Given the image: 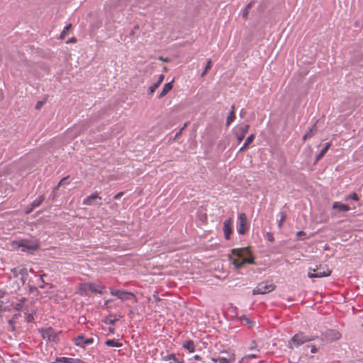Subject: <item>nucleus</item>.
<instances>
[{
    "instance_id": "f257e3e1",
    "label": "nucleus",
    "mask_w": 363,
    "mask_h": 363,
    "mask_svg": "<svg viewBox=\"0 0 363 363\" xmlns=\"http://www.w3.org/2000/svg\"><path fill=\"white\" fill-rule=\"evenodd\" d=\"M12 246L16 248L21 247L22 252L35 251L40 248L39 242L35 239H20L13 240Z\"/></svg>"
},
{
    "instance_id": "f03ea898",
    "label": "nucleus",
    "mask_w": 363,
    "mask_h": 363,
    "mask_svg": "<svg viewBox=\"0 0 363 363\" xmlns=\"http://www.w3.org/2000/svg\"><path fill=\"white\" fill-rule=\"evenodd\" d=\"M39 333L41 335L43 340L46 342H53L57 343L60 340L59 334L61 331L57 332L52 327L45 328H39Z\"/></svg>"
},
{
    "instance_id": "7ed1b4c3",
    "label": "nucleus",
    "mask_w": 363,
    "mask_h": 363,
    "mask_svg": "<svg viewBox=\"0 0 363 363\" xmlns=\"http://www.w3.org/2000/svg\"><path fill=\"white\" fill-rule=\"evenodd\" d=\"M331 269H329V267L324 264V265H320L316 269H309L308 277L311 279L312 278H322V277H326L331 274Z\"/></svg>"
},
{
    "instance_id": "20e7f679",
    "label": "nucleus",
    "mask_w": 363,
    "mask_h": 363,
    "mask_svg": "<svg viewBox=\"0 0 363 363\" xmlns=\"http://www.w3.org/2000/svg\"><path fill=\"white\" fill-rule=\"evenodd\" d=\"M313 336L306 335L303 333H298L295 334L289 342V347L292 348L291 343L296 347H298L306 342L313 340Z\"/></svg>"
},
{
    "instance_id": "39448f33",
    "label": "nucleus",
    "mask_w": 363,
    "mask_h": 363,
    "mask_svg": "<svg viewBox=\"0 0 363 363\" xmlns=\"http://www.w3.org/2000/svg\"><path fill=\"white\" fill-rule=\"evenodd\" d=\"M220 356H218L217 357H212L211 360L214 362H219V363H234L235 361V353L230 350V351H223L221 352Z\"/></svg>"
},
{
    "instance_id": "423d86ee",
    "label": "nucleus",
    "mask_w": 363,
    "mask_h": 363,
    "mask_svg": "<svg viewBox=\"0 0 363 363\" xmlns=\"http://www.w3.org/2000/svg\"><path fill=\"white\" fill-rule=\"evenodd\" d=\"M275 286L268 281L260 282L253 290V295L265 294L272 291Z\"/></svg>"
},
{
    "instance_id": "0eeeda50",
    "label": "nucleus",
    "mask_w": 363,
    "mask_h": 363,
    "mask_svg": "<svg viewBox=\"0 0 363 363\" xmlns=\"http://www.w3.org/2000/svg\"><path fill=\"white\" fill-rule=\"evenodd\" d=\"M72 342L77 347L85 349L86 346L94 343V339L93 337L85 338L83 335H80L74 337Z\"/></svg>"
},
{
    "instance_id": "6e6552de",
    "label": "nucleus",
    "mask_w": 363,
    "mask_h": 363,
    "mask_svg": "<svg viewBox=\"0 0 363 363\" xmlns=\"http://www.w3.org/2000/svg\"><path fill=\"white\" fill-rule=\"evenodd\" d=\"M82 204L100 206L101 205V197L97 193H93L83 199Z\"/></svg>"
},
{
    "instance_id": "1a4fd4ad",
    "label": "nucleus",
    "mask_w": 363,
    "mask_h": 363,
    "mask_svg": "<svg viewBox=\"0 0 363 363\" xmlns=\"http://www.w3.org/2000/svg\"><path fill=\"white\" fill-rule=\"evenodd\" d=\"M238 225H237V231L240 235H244L246 233L247 230V228L246 227L247 224V218L245 213H242L238 215Z\"/></svg>"
},
{
    "instance_id": "9d476101",
    "label": "nucleus",
    "mask_w": 363,
    "mask_h": 363,
    "mask_svg": "<svg viewBox=\"0 0 363 363\" xmlns=\"http://www.w3.org/2000/svg\"><path fill=\"white\" fill-rule=\"evenodd\" d=\"M110 293L112 296L118 297L121 301L129 300L135 298V295L132 292H128L125 291L111 289Z\"/></svg>"
},
{
    "instance_id": "9b49d317",
    "label": "nucleus",
    "mask_w": 363,
    "mask_h": 363,
    "mask_svg": "<svg viewBox=\"0 0 363 363\" xmlns=\"http://www.w3.org/2000/svg\"><path fill=\"white\" fill-rule=\"evenodd\" d=\"M86 289L94 294H102L106 289L104 285L96 284L95 283H86L84 284Z\"/></svg>"
},
{
    "instance_id": "f8f14e48",
    "label": "nucleus",
    "mask_w": 363,
    "mask_h": 363,
    "mask_svg": "<svg viewBox=\"0 0 363 363\" xmlns=\"http://www.w3.org/2000/svg\"><path fill=\"white\" fill-rule=\"evenodd\" d=\"M232 218L226 219L223 223V233L224 237L226 240H230L232 233Z\"/></svg>"
},
{
    "instance_id": "ddd939ff",
    "label": "nucleus",
    "mask_w": 363,
    "mask_h": 363,
    "mask_svg": "<svg viewBox=\"0 0 363 363\" xmlns=\"http://www.w3.org/2000/svg\"><path fill=\"white\" fill-rule=\"evenodd\" d=\"M231 252L234 255L240 258H244V257L246 255L251 256L252 255V252L249 247L233 249Z\"/></svg>"
},
{
    "instance_id": "4468645a",
    "label": "nucleus",
    "mask_w": 363,
    "mask_h": 363,
    "mask_svg": "<svg viewBox=\"0 0 363 363\" xmlns=\"http://www.w3.org/2000/svg\"><path fill=\"white\" fill-rule=\"evenodd\" d=\"M333 208L337 210L339 212H347L350 210V207L347 204L340 202H335L333 204Z\"/></svg>"
},
{
    "instance_id": "2eb2a0df",
    "label": "nucleus",
    "mask_w": 363,
    "mask_h": 363,
    "mask_svg": "<svg viewBox=\"0 0 363 363\" xmlns=\"http://www.w3.org/2000/svg\"><path fill=\"white\" fill-rule=\"evenodd\" d=\"M164 77L163 74L160 75L158 80L149 87V89H148L149 94H152L154 93V91L156 90V89H157L159 87V86L161 84V83L164 80Z\"/></svg>"
},
{
    "instance_id": "dca6fc26",
    "label": "nucleus",
    "mask_w": 363,
    "mask_h": 363,
    "mask_svg": "<svg viewBox=\"0 0 363 363\" xmlns=\"http://www.w3.org/2000/svg\"><path fill=\"white\" fill-rule=\"evenodd\" d=\"M172 82L173 81L166 83L164 85L162 91L158 96L159 99L164 97L172 89Z\"/></svg>"
},
{
    "instance_id": "f3484780",
    "label": "nucleus",
    "mask_w": 363,
    "mask_h": 363,
    "mask_svg": "<svg viewBox=\"0 0 363 363\" xmlns=\"http://www.w3.org/2000/svg\"><path fill=\"white\" fill-rule=\"evenodd\" d=\"M183 347L188 350L190 353L195 351V345L193 340H189L185 341L183 345Z\"/></svg>"
},
{
    "instance_id": "a211bd4d",
    "label": "nucleus",
    "mask_w": 363,
    "mask_h": 363,
    "mask_svg": "<svg viewBox=\"0 0 363 363\" xmlns=\"http://www.w3.org/2000/svg\"><path fill=\"white\" fill-rule=\"evenodd\" d=\"M162 359L164 360V361H168V360H172L173 361L174 363H183V360L182 359H179L178 358L176 357V355L173 353L172 354H167L165 356H162Z\"/></svg>"
},
{
    "instance_id": "6ab92c4d",
    "label": "nucleus",
    "mask_w": 363,
    "mask_h": 363,
    "mask_svg": "<svg viewBox=\"0 0 363 363\" xmlns=\"http://www.w3.org/2000/svg\"><path fill=\"white\" fill-rule=\"evenodd\" d=\"M105 345L108 347H121L122 346V344L116 339H109L107 340L105 342Z\"/></svg>"
},
{
    "instance_id": "aec40b11",
    "label": "nucleus",
    "mask_w": 363,
    "mask_h": 363,
    "mask_svg": "<svg viewBox=\"0 0 363 363\" xmlns=\"http://www.w3.org/2000/svg\"><path fill=\"white\" fill-rule=\"evenodd\" d=\"M255 138V135L253 134L250 135L245 140V142L244 143L243 145L240 148L239 152L243 151L248 145L250 144Z\"/></svg>"
},
{
    "instance_id": "412c9836",
    "label": "nucleus",
    "mask_w": 363,
    "mask_h": 363,
    "mask_svg": "<svg viewBox=\"0 0 363 363\" xmlns=\"http://www.w3.org/2000/svg\"><path fill=\"white\" fill-rule=\"evenodd\" d=\"M235 106H231V111H230V114L228 116L227 120H226V125H229L235 120Z\"/></svg>"
},
{
    "instance_id": "4be33fe9",
    "label": "nucleus",
    "mask_w": 363,
    "mask_h": 363,
    "mask_svg": "<svg viewBox=\"0 0 363 363\" xmlns=\"http://www.w3.org/2000/svg\"><path fill=\"white\" fill-rule=\"evenodd\" d=\"M45 197L44 196L41 195L39 196L38 198H36L31 203L30 206H33V208H37L38 207L42 202L44 201Z\"/></svg>"
},
{
    "instance_id": "5701e85b",
    "label": "nucleus",
    "mask_w": 363,
    "mask_h": 363,
    "mask_svg": "<svg viewBox=\"0 0 363 363\" xmlns=\"http://www.w3.org/2000/svg\"><path fill=\"white\" fill-rule=\"evenodd\" d=\"M277 217L280 218L279 220H278L277 222V225L279 228H281L282 227L284 222L286 220V213L283 211H280L278 213Z\"/></svg>"
},
{
    "instance_id": "b1692460",
    "label": "nucleus",
    "mask_w": 363,
    "mask_h": 363,
    "mask_svg": "<svg viewBox=\"0 0 363 363\" xmlns=\"http://www.w3.org/2000/svg\"><path fill=\"white\" fill-rule=\"evenodd\" d=\"M330 145L331 144L330 143H328L325 145V146L321 150L320 153L316 156V161H318L319 160H320L324 156V155L327 152V151L328 150L329 147H330Z\"/></svg>"
},
{
    "instance_id": "393cba45",
    "label": "nucleus",
    "mask_w": 363,
    "mask_h": 363,
    "mask_svg": "<svg viewBox=\"0 0 363 363\" xmlns=\"http://www.w3.org/2000/svg\"><path fill=\"white\" fill-rule=\"evenodd\" d=\"M316 130V125L314 124L308 131L303 136V140H306L307 138H311L313 135V131Z\"/></svg>"
},
{
    "instance_id": "a878e982",
    "label": "nucleus",
    "mask_w": 363,
    "mask_h": 363,
    "mask_svg": "<svg viewBox=\"0 0 363 363\" xmlns=\"http://www.w3.org/2000/svg\"><path fill=\"white\" fill-rule=\"evenodd\" d=\"M19 274L21 275V281L22 282V284H24L26 282V277L27 276V274H28L27 269H26V268L21 269L19 271Z\"/></svg>"
},
{
    "instance_id": "bb28decb",
    "label": "nucleus",
    "mask_w": 363,
    "mask_h": 363,
    "mask_svg": "<svg viewBox=\"0 0 363 363\" xmlns=\"http://www.w3.org/2000/svg\"><path fill=\"white\" fill-rule=\"evenodd\" d=\"M112 315L110 314L105 320L104 323L108 325H114L117 320H118L119 318H112Z\"/></svg>"
},
{
    "instance_id": "cd10ccee",
    "label": "nucleus",
    "mask_w": 363,
    "mask_h": 363,
    "mask_svg": "<svg viewBox=\"0 0 363 363\" xmlns=\"http://www.w3.org/2000/svg\"><path fill=\"white\" fill-rule=\"evenodd\" d=\"M56 362H63V363H72L73 358L65 357H56Z\"/></svg>"
},
{
    "instance_id": "c85d7f7f",
    "label": "nucleus",
    "mask_w": 363,
    "mask_h": 363,
    "mask_svg": "<svg viewBox=\"0 0 363 363\" xmlns=\"http://www.w3.org/2000/svg\"><path fill=\"white\" fill-rule=\"evenodd\" d=\"M349 200L358 201L359 196L355 192H354L351 194L345 196V201H349Z\"/></svg>"
},
{
    "instance_id": "c756f323",
    "label": "nucleus",
    "mask_w": 363,
    "mask_h": 363,
    "mask_svg": "<svg viewBox=\"0 0 363 363\" xmlns=\"http://www.w3.org/2000/svg\"><path fill=\"white\" fill-rule=\"evenodd\" d=\"M241 319L242 320H244L246 324H247L250 327H254L255 325V321L253 320H251L249 318H247L246 315H243L242 317H241Z\"/></svg>"
},
{
    "instance_id": "7c9ffc66",
    "label": "nucleus",
    "mask_w": 363,
    "mask_h": 363,
    "mask_svg": "<svg viewBox=\"0 0 363 363\" xmlns=\"http://www.w3.org/2000/svg\"><path fill=\"white\" fill-rule=\"evenodd\" d=\"M249 128H250V125H247V124H245V125H241L239 129H238V131L240 133H241L242 135H245L247 133L248 130H249Z\"/></svg>"
},
{
    "instance_id": "2f4dec72",
    "label": "nucleus",
    "mask_w": 363,
    "mask_h": 363,
    "mask_svg": "<svg viewBox=\"0 0 363 363\" xmlns=\"http://www.w3.org/2000/svg\"><path fill=\"white\" fill-rule=\"evenodd\" d=\"M232 264H233V266L235 267V268L236 269H240L242 268L245 265L243 259L242 262H238L237 260L234 259V260H233Z\"/></svg>"
},
{
    "instance_id": "473e14b6",
    "label": "nucleus",
    "mask_w": 363,
    "mask_h": 363,
    "mask_svg": "<svg viewBox=\"0 0 363 363\" xmlns=\"http://www.w3.org/2000/svg\"><path fill=\"white\" fill-rule=\"evenodd\" d=\"M72 27V25L71 24H69V25H67L63 30L62 31L61 34H60V38L61 39H64L65 38V36L67 35V32L68 30L71 28Z\"/></svg>"
},
{
    "instance_id": "72a5a7b5",
    "label": "nucleus",
    "mask_w": 363,
    "mask_h": 363,
    "mask_svg": "<svg viewBox=\"0 0 363 363\" xmlns=\"http://www.w3.org/2000/svg\"><path fill=\"white\" fill-rule=\"evenodd\" d=\"M58 190V186H56L53 189L52 191L50 193V194L49 195V197L48 199L52 200V201H54L55 197H56V195H57V191Z\"/></svg>"
},
{
    "instance_id": "f704fd0d",
    "label": "nucleus",
    "mask_w": 363,
    "mask_h": 363,
    "mask_svg": "<svg viewBox=\"0 0 363 363\" xmlns=\"http://www.w3.org/2000/svg\"><path fill=\"white\" fill-rule=\"evenodd\" d=\"M243 260H244L245 264H255V259L253 257H252V255L250 257L243 258Z\"/></svg>"
},
{
    "instance_id": "c9c22d12",
    "label": "nucleus",
    "mask_w": 363,
    "mask_h": 363,
    "mask_svg": "<svg viewBox=\"0 0 363 363\" xmlns=\"http://www.w3.org/2000/svg\"><path fill=\"white\" fill-rule=\"evenodd\" d=\"M330 333L333 335V337L331 338L332 340H337L340 338L341 335L340 333L335 330H333L330 332Z\"/></svg>"
},
{
    "instance_id": "e433bc0d",
    "label": "nucleus",
    "mask_w": 363,
    "mask_h": 363,
    "mask_svg": "<svg viewBox=\"0 0 363 363\" xmlns=\"http://www.w3.org/2000/svg\"><path fill=\"white\" fill-rule=\"evenodd\" d=\"M25 300H26V298H22L21 299V303H17V304L16 305V306H15V309H16V311H21V310L22 306H23V301H25Z\"/></svg>"
},
{
    "instance_id": "4c0bfd02",
    "label": "nucleus",
    "mask_w": 363,
    "mask_h": 363,
    "mask_svg": "<svg viewBox=\"0 0 363 363\" xmlns=\"http://www.w3.org/2000/svg\"><path fill=\"white\" fill-rule=\"evenodd\" d=\"M265 238L269 242H273L274 240V235L272 233H267Z\"/></svg>"
},
{
    "instance_id": "58836bf2",
    "label": "nucleus",
    "mask_w": 363,
    "mask_h": 363,
    "mask_svg": "<svg viewBox=\"0 0 363 363\" xmlns=\"http://www.w3.org/2000/svg\"><path fill=\"white\" fill-rule=\"evenodd\" d=\"M69 179V177H65L64 178H62L58 183V185L57 186H62V185H64L65 184L67 183V181Z\"/></svg>"
},
{
    "instance_id": "ea45409f",
    "label": "nucleus",
    "mask_w": 363,
    "mask_h": 363,
    "mask_svg": "<svg viewBox=\"0 0 363 363\" xmlns=\"http://www.w3.org/2000/svg\"><path fill=\"white\" fill-rule=\"evenodd\" d=\"M296 236L303 240L305 239V238H303L301 236H306V233L305 232L300 230L296 233Z\"/></svg>"
},
{
    "instance_id": "a19ab883",
    "label": "nucleus",
    "mask_w": 363,
    "mask_h": 363,
    "mask_svg": "<svg viewBox=\"0 0 363 363\" xmlns=\"http://www.w3.org/2000/svg\"><path fill=\"white\" fill-rule=\"evenodd\" d=\"M248 13H249V10H246V9L245 8L242 11V18L245 20H246L247 18Z\"/></svg>"
},
{
    "instance_id": "79ce46f5",
    "label": "nucleus",
    "mask_w": 363,
    "mask_h": 363,
    "mask_svg": "<svg viewBox=\"0 0 363 363\" xmlns=\"http://www.w3.org/2000/svg\"><path fill=\"white\" fill-rule=\"evenodd\" d=\"M211 68V60H208L207 61V63H206V65L204 69H206V71H208Z\"/></svg>"
},
{
    "instance_id": "37998d69",
    "label": "nucleus",
    "mask_w": 363,
    "mask_h": 363,
    "mask_svg": "<svg viewBox=\"0 0 363 363\" xmlns=\"http://www.w3.org/2000/svg\"><path fill=\"white\" fill-rule=\"evenodd\" d=\"M8 323L11 327L12 330H15V327H14L15 322H14V320L13 319H10L8 321Z\"/></svg>"
},
{
    "instance_id": "c03bdc74",
    "label": "nucleus",
    "mask_w": 363,
    "mask_h": 363,
    "mask_svg": "<svg viewBox=\"0 0 363 363\" xmlns=\"http://www.w3.org/2000/svg\"><path fill=\"white\" fill-rule=\"evenodd\" d=\"M186 124H184V126L180 129V130L179 132H177L175 135V138H178L181 133H182V131L186 128Z\"/></svg>"
},
{
    "instance_id": "a18cd8bd",
    "label": "nucleus",
    "mask_w": 363,
    "mask_h": 363,
    "mask_svg": "<svg viewBox=\"0 0 363 363\" xmlns=\"http://www.w3.org/2000/svg\"><path fill=\"white\" fill-rule=\"evenodd\" d=\"M43 105V101H39L37 102L36 105H35V108L36 109H40Z\"/></svg>"
},
{
    "instance_id": "49530a36",
    "label": "nucleus",
    "mask_w": 363,
    "mask_h": 363,
    "mask_svg": "<svg viewBox=\"0 0 363 363\" xmlns=\"http://www.w3.org/2000/svg\"><path fill=\"white\" fill-rule=\"evenodd\" d=\"M123 195V191H121L118 194H116L114 196H113V199H119Z\"/></svg>"
},
{
    "instance_id": "de8ad7c7",
    "label": "nucleus",
    "mask_w": 363,
    "mask_h": 363,
    "mask_svg": "<svg viewBox=\"0 0 363 363\" xmlns=\"http://www.w3.org/2000/svg\"><path fill=\"white\" fill-rule=\"evenodd\" d=\"M310 347H311V353L314 354V353L317 352V348L315 345H312Z\"/></svg>"
},
{
    "instance_id": "09e8293b",
    "label": "nucleus",
    "mask_w": 363,
    "mask_h": 363,
    "mask_svg": "<svg viewBox=\"0 0 363 363\" xmlns=\"http://www.w3.org/2000/svg\"><path fill=\"white\" fill-rule=\"evenodd\" d=\"M244 138H245V135H242L240 133H239V134H238V140L239 142L242 140Z\"/></svg>"
},
{
    "instance_id": "8fccbe9b",
    "label": "nucleus",
    "mask_w": 363,
    "mask_h": 363,
    "mask_svg": "<svg viewBox=\"0 0 363 363\" xmlns=\"http://www.w3.org/2000/svg\"><path fill=\"white\" fill-rule=\"evenodd\" d=\"M34 209V208H33V206H30V207L28 208L26 210V214H29Z\"/></svg>"
},
{
    "instance_id": "3c124183",
    "label": "nucleus",
    "mask_w": 363,
    "mask_h": 363,
    "mask_svg": "<svg viewBox=\"0 0 363 363\" xmlns=\"http://www.w3.org/2000/svg\"><path fill=\"white\" fill-rule=\"evenodd\" d=\"M257 357L258 356L257 354H248V355L245 356V357L252 359V358H257Z\"/></svg>"
},
{
    "instance_id": "603ef678",
    "label": "nucleus",
    "mask_w": 363,
    "mask_h": 363,
    "mask_svg": "<svg viewBox=\"0 0 363 363\" xmlns=\"http://www.w3.org/2000/svg\"><path fill=\"white\" fill-rule=\"evenodd\" d=\"M253 4H254V2H253V1L250 2V3L246 6V7H245L246 10H250V9L252 8V6H253Z\"/></svg>"
},
{
    "instance_id": "864d4df0",
    "label": "nucleus",
    "mask_w": 363,
    "mask_h": 363,
    "mask_svg": "<svg viewBox=\"0 0 363 363\" xmlns=\"http://www.w3.org/2000/svg\"><path fill=\"white\" fill-rule=\"evenodd\" d=\"M33 319L32 314H27V321L31 322Z\"/></svg>"
},
{
    "instance_id": "5fc2aeb1",
    "label": "nucleus",
    "mask_w": 363,
    "mask_h": 363,
    "mask_svg": "<svg viewBox=\"0 0 363 363\" xmlns=\"http://www.w3.org/2000/svg\"><path fill=\"white\" fill-rule=\"evenodd\" d=\"M45 276V274H41V275L39 277V279H39V281H40L41 283H43V284H45V281H44V279H43V277H44Z\"/></svg>"
},
{
    "instance_id": "6e6d98bb",
    "label": "nucleus",
    "mask_w": 363,
    "mask_h": 363,
    "mask_svg": "<svg viewBox=\"0 0 363 363\" xmlns=\"http://www.w3.org/2000/svg\"><path fill=\"white\" fill-rule=\"evenodd\" d=\"M29 291H30V292L37 291V288L34 286H29Z\"/></svg>"
},
{
    "instance_id": "4d7b16f0",
    "label": "nucleus",
    "mask_w": 363,
    "mask_h": 363,
    "mask_svg": "<svg viewBox=\"0 0 363 363\" xmlns=\"http://www.w3.org/2000/svg\"><path fill=\"white\" fill-rule=\"evenodd\" d=\"M82 360H81L80 359H78V358H73V362L72 363H81Z\"/></svg>"
},
{
    "instance_id": "13d9d810",
    "label": "nucleus",
    "mask_w": 363,
    "mask_h": 363,
    "mask_svg": "<svg viewBox=\"0 0 363 363\" xmlns=\"http://www.w3.org/2000/svg\"><path fill=\"white\" fill-rule=\"evenodd\" d=\"M193 358L195 359V360H200L201 359V357L198 354H196L193 357Z\"/></svg>"
},
{
    "instance_id": "bf43d9fd",
    "label": "nucleus",
    "mask_w": 363,
    "mask_h": 363,
    "mask_svg": "<svg viewBox=\"0 0 363 363\" xmlns=\"http://www.w3.org/2000/svg\"><path fill=\"white\" fill-rule=\"evenodd\" d=\"M74 42H76V38H72L67 41V43H74Z\"/></svg>"
},
{
    "instance_id": "052dcab7",
    "label": "nucleus",
    "mask_w": 363,
    "mask_h": 363,
    "mask_svg": "<svg viewBox=\"0 0 363 363\" xmlns=\"http://www.w3.org/2000/svg\"><path fill=\"white\" fill-rule=\"evenodd\" d=\"M207 72L208 71H206V69H204L203 72L201 73V77H204L206 74Z\"/></svg>"
},
{
    "instance_id": "680f3d73",
    "label": "nucleus",
    "mask_w": 363,
    "mask_h": 363,
    "mask_svg": "<svg viewBox=\"0 0 363 363\" xmlns=\"http://www.w3.org/2000/svg\"><path fill=\"white\" fill-rule=\"evenodd\" d=\"M45 287L44 284L41 283L40 285H39V288L43 289Z\"/></svg>"
},
{
    "instance_id": "e2e57ef3",
    "label": "nucleus",
    "mask_w": 363,
    "mask_h": 363,
    "mask_svg": "<svg viewBox=\"0 0 363 363\" xmlns=\"http://www.w3.org/2000/svg\"><path fill=\"white\" fill-rule=\"evenodd\" d=\"M109 331H110V333H114V329H113V328H109Z\"/></svg>"
},
{
    "instance_id": "0e129e2a",
    "label": "nucleus",
    "mask_w": 363,
    "mask_h": 363,
    "mask_svg": "<svg viewBox=\"0 0 363 363\" xmlns=\"http://www.w3.org/2000/svg\"><path fill=\"white\" fill-rule=\"evenodd\" d=\"M83 319H82V321H84V319L85 320V317H82Z\"/></svg>"
},
{
    "instance_id": "69168bd1",
    "label": "nucleus",
    "mask_w": 363,
    "mask_h": 363,
    "mask_svg": "<svg viewBox=\"0 0 363 363\" xmlns=\"http://www.w3.org/2000/svg\"><path fill=\"white\" fill-rule=\"evenodd\" d=\"M83 319H82V321H84V319L85 320V317H82Z\"/></svg>"
},
{
    "instance_id": "338daca9",
    "label": "nucleus",
    "mask_w": 363,
    "mask_h": 363,
    "mask_svg": "<svg viewBox=\"0 0 363 363\" xmlns=\"http://www.w3.org/2000/svg\"><path fill=\"white\" fill-rule=\"evenodd\" d=\"M242 359L239 361L238 363H242Z\"/></svg>"
},
{
    "instance_id": "774afa93",
    "label": "nucleus",
    "mask_w": 363,
    "mask_h": 363,
    "mask_svg": "<svg viewBox=\"0 0 363 363\" xmlns=\"http://www.w3.org/2000/svg\"><path fill=\"white\" fill-rule=\"evenodd\" d=\"M81 363H86V362H84V361H82V362H81Z\"/></svg>"
}]
</instances>
